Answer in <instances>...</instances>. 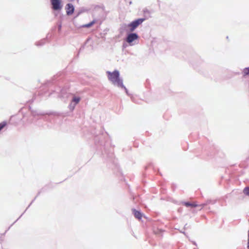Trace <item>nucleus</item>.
<instances>
[{
    "mask_svg": "<svg viewBox=\"0 0 249 249\" xmlns=\"http://www.w3.org/2000/svg\"><path fill=\"white\" fill-rule=\"evenodd\" d=\"M110 79L115 85L124 88L122 80L119 77V73L118 71H114L111 73L110 72Z\"/></svg>",
    "mask_w": 249,
    "mask_h": 249,
    "instance_id": "1",
    "label": "nucleus"
},
{
    "mask_svg": "<svg viewBox=\"0 0 249 249\" xmlns=\"http://www.w3.org/2000/svg\"><path fill=\"white\" fill-rule=\"evenodd\" d=\"M145 18H139L132 21L126 26L125 29L126 31L129 32H133L135 29L145 20Z\"/></svg>",
    "mask_w": 249,
    "mask_h": 249,
    "instance_id": "2",
    "label": "nucleus"
},
{
    "mask_svg": "<svg viewBox=\"0 0 249 249\" xmlns=\"http://www.w3.org/2000/svg\"><path fill=\"white\" fill-rule=\"evenodd\" d=\"M52 9L55 11H59L62 8V4L61 0H50Z\"/></svg>",
    "mask_w": 249,
    "mask_h": 249,
    "instance_id": "3",
    "label": "nucleus"
},
{
    "mask_svg": "<svg viewBox=\"0 0 249 249\" xmlns=\"http://www.w3.org/2000/svg\"><path fill=\"white\" fill-rule=\"evenodd\" d=\"M138 36L135 33H131L129 34L126 38V41L130 44L135 40L138 38Z\"/></svg>",
    "mask_w": 249,
    "mask_h": 249,
    "instance_id": "4",
    "label": "nucleus"
},
{
    "mask_svg": "<svg viewBox=\"0 0 249 249\" xmlns=\"http://www.w3.org/2000/svg\"><path fill=\"white\" fill-rule=\"evenodd\" d=\"M182 204L183 205L187 207H190L191 208H195L197 206H200L201 208H203L205 206L204 204L198 205L196 202H183Z\"/></svg>",
    "mask_w": 249,
    "mask_h": 249,
    "instance_id": "5",
    "label": "nucleus"
},
{
    "mask_svg": "<svg viewBox=\"0 0 249 249\" xmlns=\"http://www.w3.org/2000/svg\"><path fill=\"white\" fill-rule=\"evenodd\" d=\"M66 10L68 15H71L74 12V8L72 4L68 3L66 6Z\"/></svg>",
    "mask_w": 249,
    "mask_h": 249,
    "instance_id": "6",
    "label": "nucleus"
},
{
    "mask_svg": "<svg viewBox=\"0 0 249 249\" xmlns=\"http://www.w3.org/2000/svg\"><path fill=\"white\" fill-rule=\"evenodd\" d=\"M132 212L133 214L134 215V216L136 218L140 220L142 219V214L140 212L136 209H132Z\"/></svg>",
    "mask_w": 249,
    "mask_h": 249,
    "instance_id": "7",
    "label": "nucleus"
},
{
    "mask_svg": "<svg viewBox=\"0 0 249 249\" xmlns=\"http://www.w3.org/2000/svg\"><path fill=\"white\" fill-rule=\"evenodd\" d=\"M95 23V20H93V21H92L91 22H90V23H89L88 24L83 25L82 26V27H83V28H89V27H90L91 26H92Z\"/></svg>",
    "mask_w": 249,
    "mask_h": 249,
    "instance_id": "8",
    "label": "nucleus"
},
{
    "mask_svg": "<svg viewBox=\"0 0 249 249\" xmlns=\"http://www.w3.org/2000/svg\"><path fill=\"white\" fill-rule=\"evenodd\" d=\"M243 193L246 196H249V186L245 187L243 191Z\"/></svg>",
    "mask_w": 249,
    "mask_h": 249,
    "instance_id": "9",
    "label": "nucleus"
},
{
    "mask_svg": "<svg viewBox=\"0 0 249 249\" xmlns=\"http://www.w3.org/2000/svg\"><path fill=\"white\" fill-rule=\"evenodd\" d=\"M243 74L244 76L249 75V67L244 69Z\"/></svg>",
    "mask_w": 249,
    "mask_h": 249,
    "instance_id": "10",
    "label": "nucleus"
},
{
    "mask_svg": "<svg viewBox=\"0 0 249 249\" xmlns=\"http://www.w3.org/2000/svg\"><path fill=\"white\" fill-rule=\"evenodd\" d=\"M80 100V98L77 97H74L72 99V101L75 102V104H78Z\"/></svg>",
    "mask_w": 249,
    "mask_h": 249,
    "instance_id": "11",
    "label": "nucleus"
},
{
    "mask_svg": "<svg viewBox=\"0 0 249 249\" xmlns=\"http://www.w3.org/2000/svg\"><path fill=\"white\" fill-rule=\"evenodd\" d=\"M7 124L5 122H3L0 124V131L4 128L6 125Z\"/></svg>",
    "mask_w": 249,
    "mask_h": 249,
    "instance_id": "12",
    "label": "nucleus"
}]
</instances>
